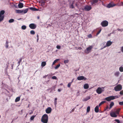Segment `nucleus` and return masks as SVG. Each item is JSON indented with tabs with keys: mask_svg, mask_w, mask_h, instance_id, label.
Here are the masks:
<instances>
[{
	"mask_svg": "<svg viewBox=\"0 0 123 123\" xmlns=\"http://www.w3.org/2000/svg\"><path fill=\"white\" fill-rule=\"evenodd\" d=\"M48 115L46 114L43 115L41 121L43 123H47L48 122Z\"/></svg>",
	"mask_w": 123,
	"mask_h": 123,
	"instance_id": "obj_1",
	"label": "nucleus"
},
{
	"mask_svg": "<svg viewBox=\"0 0 123 123\" xmlns=\"http://www.w3.org/2000/svg\"><path fill=\"white\" fill-rule=\"evenodd\" d=\"M118 97L117 96H111L106 98L105 99L108 101H110L111 100L115 99V98H118Z\"/></svg>",
	"mask_w": 123,
	"mask_h": 123,
	"instance_id": "obj_2",
	"label": "nucleus"
},
{
	"mask_svg": "<svg viewBox=\"0 0 123 123\" xmlns=\"http://www.w3.org/2000/svg\"><path fill=\"white\" fill-rule=\"evenodd\" d=\"M5 13V11L4 10L1 11L0 12V22L3 20L4 15V14Z\"/></svg>",
	"mask_w": 123,
	"mask_h": 123,
	"instance_id": "obj_3",
	"label": "nucleus"
},
{
	"mask_svg": "<svg viewBox=\"0 0 123 123\" xmlns=\"http://www.w3.org/2000/svg\"><path fill=\"white\" fill-rule=\"evenodd\" d=\"M93 46H90L87 47L85 50V52L86 54H88L91 52V49L93 48Z\"/></svg>",
	"mask_w": 123,
	"mask_h": 123,
	"instance_id": "obj_4",
	"label": "nucleus"
},
{
	"mask_svg": "<svg viewBox=\"0 0 123 123\" xmlns=\"http://www.w3.org/2000/svg\"><path fill=\"white\" fill-rule=\"evenodd\" d=\"M122 88V86L120 84H119L115 87L114 89L115 91H120Z\"/></svg>",
	"mask_w": 123,
	"mask_h": 123,
	"instance_id": "obj_5",
	"label": "nucleus"
},
{
	"mask_svg": "<svg viewBox=\"0 0 123 123\" xmlns=\"http://www.w3.org/2000/svg\"><path fill=\"white\" fill-rule=\"evenodd\" d=\"M117 5L116 4H115L113 2L110 3L106 7L108 8H110L112 7Z\"/></svg>",
	"mask_w": 123,
	"mask_h": 123,
	"instance_id": "obj_6",
	"label": "nucleus"
},
{
	"mask_svg": "<svg viewBox=\"0 0 123 123\" xmlns=\"http://www.w3.org/2000/svg\"><path fill=\"white\" fill-rule=\"evenodd\" d=\"M108 22L106 20H104L102 21L101 23V24L103 27H106L108 26Z\"/></svg>",
	"mask_w": 123,
	"mask_h": 123,
	"instance_id": "obj_7",
	"label": "nucleus"
},
{
	"mask_svg": "<svg viewBox=\"0 0 123 123\" xmlns=\"http://www.w3.org/2000/svg\"><path fill=\"white\" fill-rule=\"evenodd\" d=\"M29 27L32 29H35L36 27V25L32 23L29 25Z\"/></svg>",
	"mask_w": 123,
	"mask_h": 123,
	"instance_id": "obj_8",
	"label": "nucleus"
},
{
	"mask_svg": "<svg viewBox=\"0 0 123 123\" xmlns=\"http://www.w3.org/2000/svg\"><path fill=\"white\" fill-rule=\"evenodd\" d=\"M92 9V7L88 5L86 6L84 8L85 10L87 11H90Z\"/></svg>",
	"mask_w": 123,
	"mask_h": 123,
	"instance_id": "obj_9",
	"label": "nucleus"
},
{
	"mask_svg": "<svg viewBox=\"0 0 123 123\" xmlns=\"http://www.w3.org/2000/svg\"><path fill=\"white\" fill-rule=\"evenodd\" d=\"M77 79L78 80H86V78L83 76H78L77 78Z\"/></svg>",
	"mask_w": 123,
	"mask_h": 123,
	"instance_id": "obj_10",
	"label": "nucleus"
},
{
	"mask_svg": "<svg viewBox=\"0 0 123 123\" xmlns=\"http://www.w3.org/2000/svg\"><path fill=\"white\" fill-rule=\"evenodd\" d=\"M51 108L50 107H48L46 110L45 111L47 113L49 114L51 112Z\"/></svg>",
	"mask_w": 123,
	"mask_h": 123,
	"instance_id": "obj_11",
	"label": "nucleus"
},
{
	"mask_svg": "<svg viewBox=\"0 0 123 123\" xmlns=\"http://www.w3.org/2000/svg\"><path fill=\"white\" fill-rule=\"evenodd\" d=\"M98 94H100L102 92V90L101 87H99L96 90Z\"/></svg>",
	"mask_w": 123,
	"mask_h": 123,
	"instance_id": "obj_12",
	"label": "nucleus"
},
{
	"mask_svg": "<svg viewBox=\"0 0 123 123\" xmlns=\"http://www.w3.org/2000/svg\"><path fill=\"white\" fill-rule=\"evenodd\" d=\"M98 2V0H91L90 1L91 4L92 5H93L95 3Z\"/></svg>",
	"mask_w": 123,
	"mask_h": 123,
	"instance_id": "obj_13",
	"label": "nucleus"
},
{
	"mask_svg": "<svg viewBox=\"0 0 123 123\" xmlns=\"http://www.w3.org/2000/svg\"><path fill=\"white\" fill-rule=\"evenodd\" d=\"M110 115L111 116L113 117H116L117 116L115 112H111L110 113Z\"/></svg>",
	"mask_w": 123,
	"mask_h": 123,
	"instance_id": "obj_14",
	"label": "nucleus"
},
{
	"mask_svg": "<svg viewBox=\"0 0 123 123\" xmlns=\"http://www.w3.org/2000/svg\"><path fill=\"white\" fill-rule=\"evenodd\" d=\"M112 42L110 41H108L106 43V46L108 47L110 46L112 44Z\"/></svg>",
	"mask_w": 123,
	"mask_h": 123,
	"instance_id": "obj_15",
	"label": "nucleus"
},
{
	"mask_svg": "<svg viewBox=\"0 0 123 123\" xmlns=\"http://www.w3.org/2000/svg\"><path fill=\"white\" fill-rule=\"evenodd\" d=\"M24 6L23 4L21 3H19L18 5V7L19 8H22Z\"/></svg>",
	"mask_w": 123,
	"mask_h": 123,
	"instance_id": "obj_16",
	"label": "nucleus"
},
{
	"mask_svg": "<svg viewBox=\"0 0 123 123\" xmlns=\"http://www.w3.org/2000/svg\"><path fill=\"white\" fill-rule=\"evenodd\" d=\"M99 106H97L95 108V111L97 113L99 111Z\"/></svg>",
	"mask_w": 123,
	"mask_h": 123,
	"instance_id": "obj_17",
	"label": "nucleus"
},
{
	"mask_svg": "<svg viewBox=\"0 0 123 123\" xmlns=\"http://www.w3.org/2000/svg\"><path fill=\"white\" fill-rule=\"evenodd\" d=\"M16 11L17 13H23L24 10H16Z\"/></svg>",
	"mask_w": 123,
	"mask_h": 123,
	"instance_id": "obj_18",
	"label": "nucleus"
},
{
	"mask_svg": "<svg viewBox=\"0 0 123 123\" xmlns=\"http://www.w3.org/2000/svg\"><path fill=\"white\" fill-rule=\"evenodd\" d=\"M29 9L33 11H37L38 10V9H37L34 7H29Z\"/></svg>",
	"mask_w": 123,
	"mask_h": 123,
	"instance_id": "obj_19",
	"label": "nucleus"
},
{
	"mask_svg": "<svg viewBox=\"0 0 123 123\" xmlns=\"http://www.w3.org/2000/svg\"><path fill=\"white\" fill-rule=\"evenodd\" d=\"M89 85L87 84H85L84 86V87L85 89H87L89 88Z\"/></svg>",
	"mask_w": 123,
	"mask_h": 123,
	"instance_id": "obj_20",
	"label": "nucleus"
},
{
	"mask_svg": "<svg viewBox=\"0 0 123 123\" xmlns=\"http://www.w3.org/2000/svg\"><path fill=\"white\" fill-rule=\"evenodd\" d=\"M114 103L113 102H111L110 105V107L109 108V109H110L114 105Z\"/></svg>",
	"mask_w": 123,
	"mask_h": 123,
	"instance_id": "obj_21",
	"label": "nucleus"
},
{
	"mask_svg": "<svg viewBox=\"0 0 123 123\" xmlns=\"http://www.w3.org/2000/svg\"><path fill=\"white\" fill-rule=\"evenodd\" d=\"M90 97L89 96H88L86 97V98H85L83 101H86L90 99Z\"/></svg>",
	"mask_w": 123,
	"mask_h": 123,
	"instance_id": "obj_22",
	"label": "nucleus"
},
{
	"mask_svg": "<svg viewBox=\"0 0 123 123\" xmlns=\"http://www.w3.org/2000/svg\"><path fill=\"white\" fill-rule=\"evenodd\" d=\"M46 64V63L45 62H43L41 64V66L42 67H44Z\"/></svg>",
	"mask_w": 123,
	"mask_h": 123,
	"instance_id": "obj_23",
	"label": "nucleus"
},
{
	"mask_svg": "<svg viewBox=\"0 0 123 123\" xmlns=\"http://www.w3.org/2000/svg\"><path fill=\"white\" fill-rule=\"evenodd\" d=\"M121 110V109L119 108L116 110L115 111V113L117 114H118L119 113V112L120 110Z\"/></svg>",
	"mask_w": 123,
	"mask_h": 123,
	"instance_id": "obj_24",
	"label": "nucleus"
},
{
	"mask_svg": "<svg viewBox=\"0 0 123 123\" xmlns=\"http://www.w3.org/2000/svg\"><path fill=\"white\" fill-rule=\"evenodd\" d=\"M20 99V97H18L16 98L15 99V102H17L19 101Z\"/></svg>",
	"mask_w": 123,
	"mask_h": 123,
	"instance_id": "obj_25",
	"label": "nucleus"
},
{
	"mask_svg": "<svg viewBox=\"0 0 123 123\" xmlns=\"http://www.w3.org/2000/svg\"><path fill=\"white\" fill-rule=\"evenodd\" d=\"M119 74V72H116L114 74L115 75L117 76H118Z\"/></svg>",
	"mask_w": 123,
	"mask_h": 123,
	"instance_id": "obj_26",
	"label": "nucleus"
},
{
	"mask_svg": "<svg viewBox=\"0 0 123 123\" xmlns=\"http://www.w3.org/2000/svg\"><path fill=\"white\" fill-rule=\"evenodd\" d=\"M105 101H103L101 102L99 105V106H100L101 105L103 104L104 103H105Z\"/></svg>",
	"mask_w": 123,
	"mask_h": 123,
	"instance_id": "obj_27",
	"label": "nucleus"
},
{
	"mask_svg": "<svg viewBox=\"0 0 123 123\" xmlns=\"http://www.w3.org/2000/svg\"><path fill=\"white\" fill-rule=\"evenodd\" d=\"M59 60V59H57L56 60H55V61H54L53 62L52 65H53L54 64H55Z\"/></svg>",
	"mask_w": 123,
	"mask_h": 123,
	"instance_id": "obj_28",
	"label": "nucleus"
},
{
	"mask_svg": "<svg viewBox=\"0 0 123 123\" xmlns=\"http://www.w3.org/2000/svg\"><path fill=\"white\" fill-rule=\"evenodd\" d=\"M119 71L121 72H123V67H120L119 68Z\"/></svg>",
	"mask_w": 123,
	"mask_h": 123,
	"instance_id": "obj_29",
	"label": "nucleus"
},
{
	"mask_svg": "<svg viewBox=\"0 0 123 123\" xmlns=\"http://www.w3.org/2000/svg\"><path fill=\"white\" fill-rule=\"evenodd\" d=\"M80 3V2L79 1H78L77 2H76L75 4L76 6L78 7L79 6V3Z\"/></svg>",
	"mask_w": 123,
	"mask_h": 123,
	"instance_id": "obj_30",
	"label": "nucleus"
},
{
	"mask_svg": "<svg viewBox=\"0 0 123 123\" xmlns=\"http://www.w3.org/2000/svg\"><path fill=\"white\" fill-rule=\"evenodd\" d=\"M8 41L7 40L6 43V47L7 48L8 47Z\"/></svg>",
	"mask_w": 123,
	"mask_h": 123,
	"instance_id": "obj_31",
	"label": "nucleus"
},
{
	"mask_svg": "<svg viewBox=\"0 0 123 123\" xmlns=\"http://www.w3.org/2000/svg\"><path fill=\"white\" fill-rule=\"evenodd\" d=\"M14 19H10L9 20V23H12L14 21Z\"/></svg>",
	"mask_w": 123,
	"mask_h": 123,
	"instance_id": "obj_32",
	"label": "nucleus"
},
{
	"mask_svg": "<svg viewBox=\"0 0 123 123\" xmlns=\"http://www.w3.org/2000/svg\"><path fill=\"white\" fill-rule=\"evenodd\" d=\"M35 33V32L33 30H31L30 31V33L31 34L34 35Z\"/></svg>",
	"mask_w": 123,
	"mask_h": 123,
	"instance_id": "obj_33",
	"label": "nucleus"
},
{
	"mask_svg": "<svg viewBox=\"0 0 123 123\" xmlns=\"http://www.w3.org/2000/svg\"><path fill=\"white\" fill-rule=\"evenodd\" d=\"M28 10V8H26L24 11L23 12H24V13H25L27 12Z\"/></svg>",
	"mask_w": 123,
	"mask_h": 123,
	"instance_id": "obj_34",
	"label": "nucleus"
},
{
	"mask_svg": "<svg viewBox=\"0 0 123 123\" xmlns=\"http://www.w3.org/2000/svg\"><path fill=\"white\" fill-rule=\"evenodd\" d=\"M21 28L23 30H25L26 28V26L25 25H23L21 27Z\"/></svg>",
	"mask_w": 123,
	"mask_h": 123,
	"instance_id": "obj_35",
	"label": "nucleus"
},
{
	"mask_svg": "<svg viewBox=\"0 0 123 123\" xmlns=\"http://www.w3.org/2000/svg\"><path fill=\"white\" fill-rule=\"evenodd\" d=\"M35 116H34V115L32 116L30 118L31 120H33L34 119Z\"/></svg>",
	"mask_w": 123,
	"mask_h": 123,
	"instance_id": "obj_36",
	"label": "nucleus"
},
{
	"mask_svg": "<svg viewBox=\"0 0 123 123\" xmlns=\"http://www.w3.org/2000/svg\"><path fill=\"white\" fill-rule=\"evenodd\" d=\"M90 107L89 106H88L87 109V112H88L90 111Z\"/></svg>",
	"mask_w": 123,
	"mask_h": 123,
	"instance_id": "obj_37",
	"label": "nucleus"
},
{
	"mask_svg": "<svg viewBox=\"0 0 123 123\" xmlns=\"http://www.w3.org/2000/svg\"><path fill=\"white\" fill-rule=\"evenodd\" d=\"M60 64H59L56 66L55 67V69H57L60 67Z\"/></svg>",
	"mask_w": 123,
	"mask_h": 123,
	"instance_id": "obj_38",
	"label": "nucleus"
},
{
	"mask_svg": "<svg viewBox=\"0 0 123 123\" xmlns=\"http://www.w3.org/2000/svg\"><path fill=\"white\" fill-rule=\"evenodd\" d=\"M22 59L21 58H20L19 61L18 62V65H20V62L22 60Z\"/></svg>",
	"mask_w": 123,
	"mask_h": 123,
	"instance_id": "obj_39",
	"label": "nucleus"
},
{
	"mask_svg": "<svg viewBox=\"0 0 123 123\" xmlns=\"http://www.w3.org/2000/svg\"><path fill=\"white\" fill-rule=\"evenodd\" d=\"M101 31V29L96 34V36H97L98 35L99 33Z\"/></svg>",
	"mask_w": 123,
	"mask_h": 123,
	"instance_id": "obj_40",
	"label": "nucleus"
},
{
	"mask_svg": "<svg viewBox=\"0 0 123 123\" xmlns=\"http://www.w3.org/2000/svg\"><path fill=\"white\" fill-rule=\"evenodd\" d=\"M69 62L68 60H64V62L65 64L68 63Z\"/></svg>",
	"mask_w": 123,
	"mask_h": 123,
	"instance_id": "obj_41",
	"label": "nucleus"
},
{
	"mask_svg": "<svg viewBox=\"0 0 123 123\" xmlns=\"http://www.w3.org/2000/svg\"><path fill=\"white\" fill-rule=\"evenodd\" d=\"M71 84V82L69 83L68 85L67 86H68V87H70Z\"/></svg>",
	"mask_w": 123,
	"mask_h": 123,
	"instance_id": "obj_42",
	"label": "nucleus"
},
{
	"mask_svg": "<svg viewBox=\"0 0 123 123\" xmlns=\"http://www.w3.org/2000/svg\"><path fill=\"white\" fill-rule=\"evenodd\" d=\"M119 104L120 105H123V101L122 102H119Z\"/></svg>",
	"mask_w": 123,
	"mask_h": 123,
	"instance_id": "obj_43",
	"label": "nucleus"
},
{
	"mask_svg": "<svg viewBox=\"0 0 123 123\" xmlns=\"http://www.w3.org/2000/svg\"><path fill=\"white\" fill-rule=\"evenodd\" d=\"M52 78L53 79H57V77L55 76H54L52 77Z\"/></svg>",
	"mask_w": 123,
	"mask_h": 123,
	"instance_id": "obj_44",
	"label": "nucleus"
},
{
	"mask_svg": "<svg viewBox=\"0 0 123 123\" xmlns=\"http://www.w3.org/2000/svg\"><path fill=\"white\" fill-rule=\"evenodd\" d=\"M115 121L117 122L118 123H120V121L118 119H115Z\"/></svg>",
	"mask_w": 123,
	"mask_h": 123,
	"instance_id": "obj_45",
	"label": "nucleus"
},
{
	"mask_svg": "<svg viewBox=\"0 0 123 123\" xmlns=\"http://www.w3.org/2000/svg\"><path fill=\"white\" fill-rule=\"evenodd\" d=\"M57 100V98H55V104H56Z\"/></svg>",
	"mask_w": 123,
	"mask_h": 123,
	"instance_id": "obj_46",
	"label": "nucleus"
},
{
	"mask_svg": "<svg viewBox=\"0 0 123 123\" xmlns=\"http://www.w3.org/2000/svg\"><path fill=\"white\" fill-rule=\"evenodd\" d=\"M120 94L121 95H123V90L121 91L120 92Z\"/></svg>",
	"mask_w": 123,
	"mask_h": 123,
	"instance_id": "obj_47",
	"label": "nucleus"
},
{
	"mask_svg": "<svg viewBox=\"0 0 123 123\" xmlns=\"http://www.w3.org/2000/svg\"><path fill=\"white\" fill-rule=\"evenodd\" d=\"M70 8H74V7L73 5V4H71L70 6Z\"/></svg>",
	"mask_w": 123,
	"mask_h": 123,
	"instance_id": "obj_48",
	"label": "nucleus"
},
{
	"mask_svg": "<svg viewBox=\"0 0 123 123\" xmlns=\"http://www.w3.org/2000/svg\"><path fill=\"white\" fill-rule=\"evenodd\" d=\"M56 47L58 49H60L61 48L60 46L59 45H57Z\"/></svg>",
	"mask_w": 123,
	"mask_h": 123,
	"instance_id": "obj_49",
	"label": "nucleus"
},
{
	"mask_svg": "<svg viewBox=\"0 0 123 123\" xmlns=\"http://www.w3.org/2000/svg\"><path fill=\"white\" fill-rule=\"evenodd\" d=\"M88 37L89 38H91L92 37V35L91 34H89L88 36Z\"/></svg>",
	"mask_w": 123,
	"mask_h": 123,
	"instance_id": "obj_50",
	"label": "nucleus"
},
{
	"mask_svg": "<svg viewBox=\"0 0 123 123\" xmlns=\"http://www.w3.org/2000/svg\"><path fill=\"white\" fill-rule=\"evenodd\" d=\"M121 50L122 52H123V46H122L121 47Z\"/></svg>",
	"mask_w": 123,
	"mask_h": 123,
	"instance_id": "obj_51",
	"label": "nucleus"
},
{
	"mask_svg": "<svg viewBox=\"0 0 123 123\" xmlns=\"http://www.w3.org/2000/svg\"><path fill=\"white\" fill-rule=\"evenodd\" d=\"M61 91V89H58V91L59 92H60Z\"/></svg>",
	"mask_w": 123,
	"mask_h": 123,
	"instance_id": "obj_52",
	"label": "nucleus"
},
{
	"mask_svg": "<svg viewBox=\"0 0 123 123\" xmlns=\"http://www.w3.org/2000/svg\"><path fill=\"white\" fill-rule=\"evenodd\" d=\"M74 109L73 108L72 110V112H73L74 111Z\"/></svg>",
	"mask_w": 123,
	"mask_h": 123,
	"instance_id": "obj_53",
	"label": "nucleus"
},
{
	"mask_svg": "<svg viewBox=\"0 0 123 123\" xmlns=\"http://www.w3.org/2000/svg\"><path fill=\"white\" fill-rule=\"evenodd\" d=\"M74 1H73V2H72V4H73H73H74Z\"/></svg>",
	"mask_w": 123,
	"mask_h": 123,
	"instance_id": "obj_54",
	"label": "nucleus"
},
{
	"mask_svg": "<svg viewBox=\"0 0 123 123\" xmlns=\"http://www.w3.org/2000/svg\"><path fill=\"white\" fill-rule=\"evenodd\" d=\"M47 76V75H46L45 76H44L43 77V78H45Z\"/></svg>",
	"mask_w": 123,
	"mask_h": 123,
	"instance_id": "obj_55",
	"label": "nucleus"
},
{
	"mask_svg": "<svg viewBox=\"0 0 123 123\" xmlns=\"http://www.w3.org/2000/svg\"><path fill=\"white\" fill-rule=\"evenodd\" d=\"M45 3V2L43 1L42 2V4H43V3Z\"/></svg>",
	"mask_w": 123,
	"mask_h": 123,
	"instance_id": "obj_56",
	"label": "nucleus"
},
{
	"mask_svg": "<svg viewBox=\"0 0 123 123\" xmlns=\"http://www.w3.org/2000/svg\"><path fill=\"white\" fill-rule=\"evenodd\" d=\"M39 40V38H37V42H38Z\"/></svg>",
	"mask_w": 123,
	"mask_h": 123,
	"instance_id": "obj_57",
	"label": "nucleus"
},
{
	"mask_svg": "<svg viewBox=\"0 0 123 123\" xmlns=\"http://www.w3.org/2000/svg\"><path fill=\"white\" fill-rule=\"evenodd\" d=\"M37 38H39L38 35V34L37 35Z\"/></svg>",
	"mask_w": 123,
	"mask_h": 123,
	"instance_id": "obj_58",
	"label": "nucleus"
},
{
	"mask_svg": "<svg viewBox=\"0 0 123 123\" xmlns=\"http://www.w3.org/2000/svg\"><path fill=\"white\" fill-rule=\"evenodd\" d=\"M53 88H54V89H55V86H54L53 87Z\"/></svg>",
	"mask_w": 123,
	"mask_h": 123,
	"instance_id": "obj_59",
	"label": "nucleus"
},
{
	"mask_svg": "<svg viewBox=\"0 0 123 123\" xmlns=\"http://www.w3.org/2000/svg\"><path fill=\"white\" fill-rule=\"evenodd\" d=\"M73 80H74V79H73L72 80V81L71 82V83H72L73 82Z\"/></svg>",
	"mask_w": 123,
	"mask_h": 123,
	"instance_id": "obj_60",
	"label": "nucleus"
},
{
	"mask_svg": "<svg viewBox=\"0 0 123 123\" xmlns=\"http://www.w3.org/2000/svg\"><path fill=\"white\" fill-rule=\"evenodd\" d=\"M31 89H33V87H31Z\"/></svg>",
	"mask_w": 123,
	"mask_h": 123,
	"instance_id": "obj_61",
	"label": "nucleus"
},
{
	"mask_svg": "<svg viewBox=\"0 0 123 123\" xmlns=\"http://www.w3.org/2000/svg\"><path fill=\"white\" fill-rule=\"evenodd\" d=\"M39 17H37V18H38V19H39Z\"/></svg>",
	"mask_w": 123,
	"mask_h": 123,
	"instance_id": "obj_62",
	"label": "nucleus"
},
{
	"mask_svg": "<svg viewBox=\"0 0 123 123\" xmlns=\"http://www.w3.org/2000/svg\"><path fill=\"white\" fill-rule=\"evenodd\" d=\"M108 108V107L107 106L106 107V109H107Z\"/></svg>",
	"mask_w": 123,
	"mask_h": 123,
	"instance_id": "obj_63",
	"label": "nucleus"
},
{
	"mask_svg": "<svg viewBox=\"0 0 123 123\" xmlns=\"http://www.w3.org/2000/svg\"><path fill=\"white\" fill-rule=\"evenodd\" d=\"M122 117L123 118V116Z\"/></svg>",
	"mask_w": 123,
	"mask_h": 123,
	"instance_id": "obj_64",
	"label": "nucleus"
}]
</instances>
